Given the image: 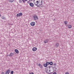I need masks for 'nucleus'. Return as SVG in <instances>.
<instances>
[{"instance_id": "obj_1", "label": "nucleus", "mask_w": 74, "mask_h": 74, "mask_svg": "<svg viewBox=\"0 0 74 74\" xmlns=\"http://www.w3.org/2000/svg\"><path fill=\"white\" fill-rule=\"evenodd\" d=\"M45 71L48 74H52V73H50L51 72V70H48L47 69H45Z\"/></svg>"}, {"instance_id": "obj_2", "label": "nucleus", "mask_w": 74, "mask_h": 74, "mask_svg": "<svg viewBox=\"0 0 74 74\" xmlns=\"http://www.w3.org/2000/svg\"><path fill=\"white\" fill-rule=\"evenodd\" d=\"M23 14L22 13H20L16 15V16L17 17H18V16H22L23 15Z\"/></svg>"}, {"instance_id": "obj_3", "label": "nucleus", "mask_w": 74, "mask_h": 74, "mask_svg": "<svg viewBox=\"0 0 74 74\" xmlns=\"http://www.w3.org/2000/svg\"><path fill=\"white\" fill-rule=\"evenodd\" d=\"M30 25H31V26H34V25H35V22H31L30 23Z\"/></svg>"}, {"instance_id": "obj_4", "label": "nucleus", "mask_w": 74, "mask_h": 74, "mask_svg": "<svg viewBox=\"0 0 74 74\" xmlns=\"http://www.w3.org/2000/svg\"><path fill=\"white\" fill-rule=\"evenodd\" d=\"M34 19V20H37L38 19V17L36 16H33Z\"/></svg>"}, {"instance_id": "obj_5", "label": "nucleus", "mask_w": 74, "mask_h": 74, "mask_svg": "<svg viewBox=\"0 0 74 74\" xmlns=\"http://www.w3.org/2000/svg\"><path fill=\"white\" fill-rule=\"evenodd\" d=\"M10 73V70H8L7 71H6L5 74H9V73Z\"/></svg>"}, {"instance_id": "obj_6", "label": "nucleus", "mask_w": 74, "mask_h": 74, "mask_svg": "<svg viewBox=\"0 0 74 74\" xmlns=\"http://www.w3.org/2000/svg\"><path fill=\"white\" fill-rule=\"evenodd\" d=\"M49 41V39H46L44 41V43H45V44H46V43H47Z\"/></svg>"}, {"instance_id": "obj_7", "label": "nucleus", "mask_w": 74, "mask_h": 74, "mask_svg": "<svg viewBox=\"0 0 74 74\" xmlns=\"http://www.w3.org/2000/svg\"><path fill=\"white\" fill-rule=\"evenodd\" d=\"M37 49V48L36 47H34L32 49V51H36Z\"/></svg>"}, {"instance_id": "obj_8", "label": "nucleus", "mask_w": 74, "mask_h": 74, "mask_svg": "<svg viewBox=\"0 0 74 74\" xmlns=\"http://www.w3.org/2000/svg\"><path fill=\"white\" fill-rule=\"evenodd\" d=\"M29 5L30 6H31V7H33V6H34V4L33 3H29Z\"/></svg>"}, {"instance_id": "obj_9", "label": "nucleus", "mask_w": 74, "mask_h": 74, "mask_svg": "<svg viewBox=\"0 0 74 74\" xmlns=\"http://www.w3.org/2000/svg\"><path fill=\"white\" fill-rule=\"evenodd\" d=\"M14 55V53H10V54L9 55V56H12L13 55Z\"/></svg>"}, {"instance_id": "obj_10", "label": "nucleus", "mask_w": 74, "mask_h": 74, "mask_svg": "<svg viewBox=\"0 0 74 74\" xmlns=\"http://www.w3.org/2000/svg\"><path fill=\"white\" fill-rule=\"evenodd\" d=\"M8 1L10 3H13L14 1V0H8Z\"/></svg>"}, {"instance_id": "obj_11", "label": "nucleus", "mask_w": 74, "mask_h": 74, "mask_svg": "<svg viewBox=\"0 0 74 74\" xmlns=\"http://www.w3.org/2000/svg\"><path fill=\"white\" fill-rule=\"evenodd\" d=\"M55 47H59V43H56L55 45Z\"/></svg>"}, {"instance_id": "obj_12", "label": "nucleus", "mask_w": 74, "mask_h": 74, "mask_svg": "<svg viewBox=\"0 0 74 74\" xmlns=\"http://www.w3.org/2000/svg\"><path fill=\"white\" fill-rule=\"evenodd\" d=\"M15 51L17 53H19V51H18V50L16 49L15 50Z\"/></svg>"}, {"instance_id": "obj_13", "label": "nucleus", "mask_w": 74, "mask_h": 74, "mask_svg": "<svg viewBox=\"0 0 74 74\" xmlns=\"http://www.w3.org/2000/svg\"><path fill=\"white\" fill-rule=\"evenodd\" d=\"M43 66H44V67H47V66H48V65H47L46 63L44 64L43 65Z\"/></svg>"}, {"instance_id": "obj_14", "label": "nucleus", "mask_w": 74, "mask_h": 74, "mask_svg": "<svg viewBox=\"0 0 74 74\" xmlns=\"http://www.w3.org/2000/svg\"><path fill=\"white\" fill-rule=\"evenodd\" d=\"M23 1V3H25V1L24 0H19L20 2V3H22V1Z\"/></svg>"}, {"instance_id": "obj_15", "label": "nucleus", "mask_w": 74, "mask_h": 74, "mask_svg": "<svg viewBox=\"0 0 74 74\" xmlns=\"http://www.w3.org/2000/svg\"><path fill=\"white\" fill-rule=\"evenodd\" d=\"M67 23H68V22L67 21H64V23L65 25H67Z\"/></svg>"}, {"instance_id": "obj_16", "label": "nucleus", "mask_w": 74, "mask_h": 74, "mask_svg": "<svg viewBox=\"0 0 74 74\" xmlns=\"http://www.w3.org/2000/svg\"><path fill=\"white\" fill-rule=\"evenodd\" d=\"M49 64H50V65H53V62H49Z\"/></svg>"}, {"instance_id": "obj_17", "label": "nucleus", "mask_w": 74, "mask_h": 74, "mask_svg": "<svg viewBox=\"0 0 74 74\" xmlns=\"http://www.w3.org/2000/svg\"><path fill=\"white\" fill-rule=\"evenodd\" d=\"M40 67V68H42V66L41 64H39L38 65Z\"/></svg>"}, {"instance_id": "obj_18", "label": "nucleus", "mask_w": 74, "mask_h": 74, "mask_svg": "<svg viewBox=\"0 0 74 74\" xmlns=\"http://www.w3.org/2000/svg\"><path fill=\"white\" fill-rule=\"evenodd\" d=\"M41 3L40 4H39V5H39V7H40V6H41V5H42V0H41Z\"/></svg>"}, {"instance_id": "obj_19", "label": "nucleus", "mask_w": 74, "mask_h": 74, "mask_svg": "<svg viewBox=\"0 0 74 74\" xmlns=\"http://www.w3.org/2000/svg\"><path fill=\"white\" fill-rule=\"evenodd\" d=\"M68 27L69 28V29H71V28L72 27L71 25H68Z\"/></svg>"}, {"instance_id": "obj_20", "label": "nucleus", "mask_w": 74, "mask_h": 74, "mask_svg": "<svg viewBox=\"0 0 74 74\" xmlns=\"http://www.w3.org/2000/svg\"><path fill=\"white\" fill-rule=\"evenodd\" d=\"M1 19H3L4 20L5 19V17L4 16H2L1 18Z\"/></svg>"}, {"instance_id": "obj_21", "label": "nucleus", "mask_w": 74, "mask_h": 74, "mask_svg": "<svg viewBox=\"0 0 74 74\" xmlns=\"http://www.w3.org/2000/svg\"><path fill=\"white\" fill-rule=\"evenodd\" d=\"M46 64L48 66V65H49V62H47Z\"/></svg>"}, {"instance_id": "obj_22", "label": "nucleus", "mask_w": 74, "mask_h": 74, "mask_svg": "<svg viewBox=\"0 0 74 74\" xmlns=\"http://www.w3.org/2000/svg\"><path fill=\"white\" fill-rule=\"evenodd\" d=\"M52 67L51 66H47V67L48 68V69H50V68H51V67Z\"/></svg>"}, {"instance_id": "obj_23", "label": "nucleus", "mask_w": 74, "mask_h": 74, "mask_svg": "<svg viewBox=\"0 0 74 74\" xmlns=\"http://www.w3.org/2000/svg\"><path fill=\"white\" fill-rule=\"evenodd\" d=\"M14 74V71H12L10 72V74Z\"/></svg>"}, {"instance_id": "obj_24", "label": "nucleus", "mask_w": 74, "mask_h": 74, "mask_svg": "<svg viewBox=\"0 0 74 74\" xmlns=\"http://www.w3.org/2000/svg\"><path fill=\"white\" fill-rule=\"evenodd\" d=\"M36 6H37V7H40V5H37V4H36Z\"/></svg>"}, {"instance_id": "obj_25", "label": "nucleus", "mask_w": 74, "mask_h": 74, "mask_svg": "<svg viewBox=\"0 0 74 74\" xmlns=\"http://www.w3.org/2000/svg\"><path fill=\"white\" fill-rule=\"evenodd\" d=\"M34 3H39V1H37L36 2H34Z\"/></svg>"}, {"instance_id": "obj_26", "label": "nucleus", "mask_w": 74, "mask_h": 74, "mask_svg": "<svg viewBox=\"0 0 74 74\" xmlns=\"http://www.w3.org/2000/svg\"><path fill=\"white\" fill-rule=\"evenodd\" d=\"M34 4L36 5H36H38V3H37V4H36V3H34Z\"/></svg>"}, {"instance_id": "obj_27", "label": "nucleus", "mask_w": 74, "mask_h": 74, "mask_svg": "<svg viewBox=\"0 0 74 74\" xmlns=\"http://www.w3.org/2000/svg\"><path fill=\"white\" fill-rule=\"evenodd\" d=\"M65 74H69V73L68 72H67L65 73Z\"/></svg>"}, {"instance_id": "obj_28", "label": "nucleus", "mask_w": 74, "mask_h": 74, "mask_svg": "<svg viewBox=\"0 0 74 74\" xmlns=\"http://www.w3.org/2000/svg\"><path fill=\"white\" fill-rule=\"evenodd\" d=\"M53 65H54V66H56V63L53 64Z\"/></svg>"}, {"instance_id": "obj_29", "label": "nucleus", "mask_w": 74, "mask_h": 74, "mask_svg": "<svg viewBox=\"0 0 74 74\" xmlns=\"http://www.w3.org/2000/svg\"><path fill=\"white\" fill-rule=\"evenodd\" d=\"M29 74H34V73L33 72H31Z\"/></svg>"}, {"instance_id": "obj_30", "label": "nucleus", "mask_w": 74, "mask_h": 74, "mask_svg": "<svg viewBox=\"0 0 74 74\" xmlns=\"http://www.w3.org/2000/svg\"><path fill=\"white\" fill-rule=\"evenodd\" d=\"M1 74H5V73H4L3 72H2Z\"/></svg>"}, {"instance_id": "obj_31", "label": "nucleus", "mask_w": 74, "mask_h": 74, "mask_svg": "<svg viewBox=\"0 0 74 74\" xmlns=\"http://www.w3.org/2000/svg\"><path fill=\"white\" fill-rule=\"evenodd\" d=\"M27 3H28V4H30V1H28V2H27Z\"/></svg>"}, {"instance_id": "obj_32", "label": "nucleus", "mask_w": 74, "mask_h": 74, "mask_svg": "<svg viewBox=\"0 0 74 74\" xmlns=\"http://www.w3.org/2000/svg\"><path fill=\"white\" fill-rule=\"evenodd\" d=\"M25 1H27V0H24Z\"/></svg>"}, {"instance_id": "obj_33", "label": "nucleus", "mask_w": 74, "mask_h": 74, "mask_svg": "<svg viewBox=\"0 0 74 74\" xmlns=\"http://www.w3.org/2000/svg\"><path fill=\"white\" fill-rule=\"evenodd\" d=\"M73 2H74V0H73Z\"/></svg>"}, {"instance_id": "obj_34", "label": "nucleus", "mask_w": 74, "mask_h": 74, "mask_svg": "<svg viewBox=\"0 0 74 74\" xmlns=\"http://www.w3.org/2000/svg\"><path fill=\"white\" fill-rule=\"evenodd\" d=\"M1 16V14H0V16Z\"/></svg>"}, {"instance_id": "obj_35", "label": "nucleus", "mask_w": 74, "mask_h": 74, "mask_svg": "<svg viewBox=\"0 0 74 74\" xmlns=\"http://www.w3.org/2000/svg\"><path fill=\"white\" fill-rule=\"evenodd\" d=\"M34 1H35V0L34 1Z\"/></svg>"}, {"instance_id": "obj_36", "label": "nucleus", "mask_w": 74, "mask_h": 74, "mask_svg": "<svg viewBox=\"0 0 74 74\" xmlns=\"http://www.w3.org/2000/svg\"><path fill=\"white\" fill-rule=\"evenodd\" d=\"M54 21H55V19H54Z\"/></svg>"}, {"instance_id": "obj_37", "label": "nucleus", "mask_w": 74, "mask_h": 74, "mask_svg": "<svg viewBox=\"0 0 74 74\" xmlns=\"http://www.w3.org/2000/svg\"><path fill=\"white\" fill-rule=\"evenodd\" d=\"M41 7H42V6H41Z\"/></svg>"}, {"instance_id": "obj_38", "label": "nucleus", "mask_w": 74, "mask_h": 74, "mask_svg": "<svg viewBox=\"0 0 74 74\" xmlns=\"http://www.w3.org/2000/svg\"><path fill=\"white\" fill-rule=\"evenodd\" d=\"M56 68V69H56V68Z\"/></svg>"}]
</instances>
